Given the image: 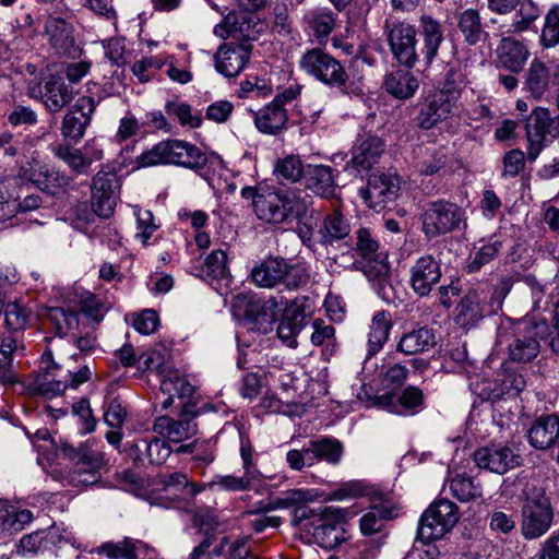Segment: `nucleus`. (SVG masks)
<instances>
[{
    "label": "nucleus",
    "mask_w": 559,
    "mask_h": 559,
    "mask_svg": "<svg viewBox=\"0 0 559 559\" xmlns=\"http://www.w3.org/2000/svg\"><path fill=\"white\" fill-rule=\"evenodd\" d=\"M241 197L252 200L253 211L260 221L283 224L292 218L301 219L310 211L309 200L299 189L274 190L245 187Z\"/></svg>",
    "instance_id": "1"
},
{
    "label": "nucleus",
    "mask_w": 559,
    "mask_h": 559,
    "mask_svg": "<svg viewBox=\"0 0 559 559\" xmlns=\"http://www.w3.org/2000/svg\"><path fill=\"white\" fill-rule=\"evenodd\" d=\"M348 515L346 509L333 506H302L294 509L292 523L310 534L319 547L333 550L348 540L343 526Z\"/></svg>",
    "instance_id": "2"
},
{
    "label": "nucleus",
    "mask_w": 559,
    "mask_h": 559,
    "mask_svg": "<svg viewBox=\"0 0 559 559\" xmlns=\"http://www.w3.org/2000/svg\"><path fill=\"white\" fill-rule=\"evenodd\" d=\"M140 167L174 164L190 169H201L207 163L206 155L195 145L180 140H166L136 157Z\"/></svg>",
    "instance_id": "3"
},
{
    "label": "nucleus",
    "mask_w": 559,
    "mask_h": 559,
    "mask_svg": "<svg viewBox=\"0 0 559 559\" xmlns=\"http://www.w3.org/2000/svg\"><path fill=\"white\" fill-rule=\"evenodd\" d=\"M198 386H174L178 393L181 411L178 418L159 416L156 418L154 432L165 436L169 441L179 443L198 433V425L194 418L200 414L197 402L192 401Z\"/></svg>",
    "instance_id": "4"
},
{
    "label": "nucleus",
    "mask_w": 559,
    "mask_h": 559,
    "mask_svg": "<svg viewBox=\"0 0 559 559\" xmlns=\"http://www.w3.org/2000/svg\"><path fill=\"white\" fill-rule=\"evenodd\" d=\"M252 282L261 288L283 286L286 290H297L306 285L309 274L299 264H290L281 257H267L251 270Z\"/></svg>",
    "instance_id": "5"
},
{
    "label": "nucleus",
    "mask_w": 559,
    "mask_h": 559,
    "mask_svg": "<svg viewBox=\"0 0 559 559\" xmlns=\"http://www.w3.org/2000/svg\"><path fill=\"white\" fill-rule=\"evenodd\" d=\"M424 402V394L418 386H405L400 392H391L386 386H358L356 401L338 402L340 405H352L359 403L367 408L378 407L392 413H401V408L408 411L420 406Z\"/></svg>",
    "instance_id": "6"
},
{
    "label": "nucleus",
    "mask_w": 559,
    "mask_h": 559,
    "mask_svg": "<svg viewBox=\"0 0 559 559\" xmlns=\"http://www.w3.org/2000/svg\"><path fill=\"white\" fill-rule=\"evenodd\" d=\"M554 508L544 488L533 487L521 507V533L527 540L544 536L551 527Z\"/></svg>",
    "instance_id": "7"
},
{
    "label": "nucleus",
    "mask_w": 559,
    "mask_h": 559,
    "mask_svg": "<svg viewBox=\"0 0 559 559\" xmlns=\"http://www.w3.org/2000/svg\"><path fill=\"white\" fill-rule=\"evenodd\" d=\"M298 64L307 75L324 85L337 88L343 94H349L347 86L349 75L341 61L329 52L321 48L308 49L301 55Z\"/></svg>",
    "instance_id": "8"
},
{
    "label": "nucleus",
    "mask_w": 559,
    "mask_h": 559,
    "mask_svg": "<svg viewBox=\"0 0 559 559\" xmlns=\"http://www.w3.org/2000/svg\"><path fill=\"white\" fill-rule=\"evenodd\" d=\"M421 230L429 239L466 226L465 211L456 203L437 200L428 202L420 215Z\"/></svg>",
    "instance_id": "9"
},
{
    "label": "nucleus",
    "mask_w": 559,
    "mask_h": 559,
    "mask_svg": "<svg viewBox=\"0 0 559 559\" xmlns=\"http://www.w3.org/2000/svg\"><path fill=\"white\" fill-rule=\"evenodd\" d=\"M460 518L459 508L454 502L445 498L435 500L419 519L416 540L441 539L453 530Z\"/></svg>",
    "instance_id": "10"
},
{
    "label": "nucleus",
    "mask_w": 559,
    "mask_h": 559,
    "mask_svg": "<svg viewBox=\"0 0 559 559\" xmlns=\"http://www.w3.org/2000/svg\"><path fill=\"white\" fill-rule=\"evenodd\" d=\"M549 326L546 321L518 322L511 331L500 337H507L509 357L512 361L528 362L539 353V340L548 335Z\"/></svg>",
    "instance_id": "11"
},
{
    "label": "nucleus",
    "mask_w": 559,
    "mask_h": 559,
    "mask_svg": "<svg viewBox=\"0 0 559 559\" xmlns=\"http://www.w3.org/2000/svg\"><path fill=\"white\" fill-rule=\"evenodd\" d=\"M386 39L394 59L407 69L419 61L416 50V28L407 22L385 23Z\"/></svg>",
    "instance_id": "12"
},
{
    "label": "nucleus",
    "mask_w": 559,
    "mask_h": 559,
    "mask_svg": "<svg viewBox=\"0 0 559 559\" xmlns=\"http://www.w3.org/2000/svg\"><path fill=\"white\" fill-rule=\"evenodd\" d=\"M473 457L479 468L488 469L499 475L521 466L523 462L518 448L513 444L501 442L477 449Z\"/></svg>",
    "instance_id": "13"
},
{
    "label": "nucleus",
    "mask_w": 559,
    "mask_h": 559,
    "mask_svg": "<svg viewBox=\"0 0 559 559\" xmlns=\"http://www.w3.org/2000/svg\"><path fill=\"white\" fill-rule=\"evenodd\" d=\"M401 178L393 173H373L367 186L359 189V195L369 207L381 211L393 203L400 195Z\"/></svg>",
    "instance_id": "14"
},
{
    "label": "nucleus",
    "mask_w": 559,
    "mask_h": 559,
    "mask_svg": "<svg viewBox=\"0 0 559 559\" xmlns=\"http://www.w3.org/2000/svg\"><path fill=\"white\" fill-rule=\"evenodd\" d=\"M525 130L528 142L527 158L535 160L545 146L547 136L559 135V117H551L548 109L538 107L531 112Z\"/></svg>",
    "instance_id": "15"
},
{
    "label": "nucleus",
    "mask_w": 559,
    "mask_h": 559,
    "mask_svg": "<svg viewBox=\"0 0 559 559\" xmlns=\"http://www.w3.org/2000/svg\"><path fill=\"white\" fill-rule=\"evenodd\" d=\"M455 106L453 95L449 97L437 91L429 92L417 103L413 121L419 129L431 130L447 120L452 115Z\"/></svg>",
    "instance_id": "16"
},
{
    "label": "nucleus",
    "mask_w": 559,
    "mask_h": 559,
    "mask_svg": "<svg viewBox=\"0 0 559 559\" xmlns=\"http://www.w3.org/2000/svg\"><path fill=\"white\" fill-rule=\"evenodd\" d=\"M120 183L115 173L98 171L91 186V203L93 211L103 218H108L114 214L119 192Z\"/></svg>",
    "instance_id": "17"
},
{
    "label": "nucleus",
    "mask_w": 559,
    "mask_h": 559,
    "mask_svg": "<svg viewBox=\"0 0 559 559\" xmlns=\"http://www.w3.org/2000/svg\"><path fill=\"white\" fill-rule=\"evenodd\" d=\"M97 103L93 97L82 96L67 111L61 123V134L64 139L79 142L90 126Z\"/></svg>",
    "instance_id": "18"
},
{
    "label": "nucleus",
    "mask_w": 559,
    "mask_h": 559,
    "mask_svg": "<svg viewBox=\"0 0 559 559\" xmlns=\"http://www.w3.org/2000/svg\"><path fill=\"white\" fill-rule=\"evenodd\" d=\"M36 92L45 108L50 112H59L72 102L76 94L60 74H50L45 79L43 86L29 88L32 96H36Z\"/></svg>",
    "instance_id": "19"
},
{
    "label": "nucleus",
    "mask_w": 559,
    "mask_h": 559,
    "mask_svg": "<svg viewBox=\"0 0 559 559\" xmlns=\"http://www.w3.org/2000/svg\"><path fill=\"white\" fill-rule=\"evenodd\" d=\"M51 445L58 457L68 460L74 465L103 467L106 464L104 454L92 449L90 440L73 443L68 439H51Z\"/></svg>",
    "instance_id": "20"
},
{
    "label": "nucleus",
    "mask_w": 559,
    "mask_h": 559,
    "mask_svg": "<svg viewBox=\"0 0 559 559\" xmlns=\"http://www.w3.org/2000/svg\"><path fill=\"white\" fill-rule=\"evenodd\" d=\"M441 263L431 254L418 258L409 269V285L419 297L428 296L440 282Z\"/></svg>",
    "instance_id": "21"
},
{
    "label": "nucleus",
    "mask_w": 559,
    "mask_h": 559,
    "mask_svg": "<svg viewBox=\"0 0 559 559\" xmlns=\"http://www.w3.org/2000/svg\"><path fill=\"white\" fill-rule=\"evenodd\" d=\"M250 44H224L215 53V69L226 78L238 75L250 59Z\"/></svg>",
    "instance_id": "22"
},
{
    "label": "nucleus",
    "mask_w": 559,
    "mask_h": 559,
    "mask_svg": "<svg viewBox=\"0 0 559 559\" xmlns=\"http://www.w3.org/2000/svg\"><path fill=\"white\" fill-rule=\"evenodd\" d=\"M383 140L376 135L359 139L352 148V158L346 164V169L354 168L357 171L369 170L377 164L384 153Z\"/></svg>",
    "instance_id": "23"
},
{
    "label": "nucleus",
    "mask_w": 559,
    "mask_h": 559,
    "mask_svg": "<svg viewBox=\"0 0 559 559\" xmlns=\"http://www.w3.org/2000/svg\"><path fill=\"white\" fill-rule=\"evenodd\" d=\"M530 51L524 43L512 37H503L496 49L497 67L511 73H519L524 69Z\"/></svg>",
    "instance_id": "24"
},
{
    "label": "nucleus",
    "mask_w": 559,
    "mask_h": 559,
    "mask_svg": "<svg viewBox=\"0 0 559 559\" xmlns=\"http://www.w3.org/2000/svg\"><path fill=\"white\" fill-rule=\"evenodd\" d=\"M397 516V508L388 498L385 493H379L378 499L372 501L370 510L365 513L359 526L364 535L370 536L383 528L384 522Z\"/></svg>",
    "instance_id": "25"
},
{
    "label": "nucleus",
    "mask_w": 559,
    "mask_h": 559,
    "mask_svg": "<svg viewBox=\"0 0 559 559\" xmlns=\"http://www.w3.org/2000/svg\"><path fill=\"white\" fill-rule=\"evenodd\" d=\"M419 36L421 47L418 53L424 64L429 67L438 56L439 48L444 40L441 23L430 15H423L420 17Z\"/></svg>",
    "instance_id": "26"
},
{
    "label": "nucleus",
    "mask_w": 559,
    "mask_h": 559,
    "mask_svg": "<svg viewBox=\"0 0 559 559\" xmlns=\"http://www.w3.org/2000/svg\"><path fill=\"white\" fill-rule=\"evenodd\" d=\"M52 49L60 56H72L78 51L73 26L59 16H49L45 24Z\"/></svg>",
    "instance_id": "27"
},
{
    "label": "nucleus",
    "mask_w": 559,
    "mask_h": 559,
    "mask_svg": "<svg viewBox=\"0 0 559 559\" xmlns=\"http://www.w3.org/2000/svg\"><path fill=\"white\" fill-rule=\"evenodd\" d=\"M559 439V416L556 414L537 417L527 430L528 443L537 450H548Z\"/></svg>",
    "instance_id": "28"
},
{
    "label": "nucleus",
    "mask_w": 559,
    "mask_h": 559,
    "mask_svg": "<svg viewBox=\"0 0 559 559\" xmlns=\"http://www.w3.org/2000/svg\"><path fill=\"white\" fill-rule=\"evenodd\" d=\"M305 187L316 195L330 199L335 195L334 169L326 165H307L304 176Z\"/></svg>",
    "instance_id": "29"
},
{
    "label": "nucleus",
    "mask_w": 559,
    "mask_h": 559,
    "mask_svg": "<svg viewBox=\"0 0 559 559\" xmlns=\"http://www.w3.org/2000/svg\"><path fill=\"white\" fill-rule=\"evenodd\" d=\"M27 178L38 189L49 194H57L63 190L70 182L68 176L60 174L59 170L47 165L35 163L26 171Z\"/></svg>",
    "instance_id": "30"
},
{
    "label": "nucleus",
    "mask_w": 559,
    "mask_h": 559,
    "mask_svg": "<svg viewBox=\"0 0 559 559\" xmlns=\"http://www.w3.org/2000/svg\"><path fill=\"white\" fill-rule=\"evenodd\" d=\"M483 298L475 292H468L455 307V322L465 329L475 326L488 312V306L481 304Z\"/></svg>",
    "instance_id": "31"
},
{
    "label": "nucleus",
    "mask_w": 559,
    "mask_h": 559,
    "mask_svg": "<svg viewBox=\"0 0 559 559\" xmlns=\"http://www.w3.org/2000/svg\"><path fill=\"white\" fill-rule=\"evenodd\" d=\"M551 73L545 62L534 59L525 73L524 88L537 100L547 98L551 93Z\"/></svg>",
    "instance_id": "32"
},
{
    "label": "nucleus",
    "mask_w": 559,
    "mask_h": 559,
    "mask_svg": "<svg viewBox=\"0 0 559 559\" xmlns=\"http://www.w3.org/2000/svg\"><path fill=\"white\" fill-rule=\"evenodd\" d=\"M349 234L350 225L338 210L326 214L317 230L318 242L324 247H333L338 241L349 237Z\"/></svg>",
    "instance_id": "33"
},
{
    "label": "nucleus",
    "mask_w": 559,
    "mask_h": 559,
    "mask_svg": "<svg viewBox=\"0 0 559 559\" xmlns=\"http://www.w3.org/2000/svg\"><path fill=\"white\" fill-rule=\"evenodd\" d=\"M288 115L285 107L271 102L254 112V124L264 134H280L287 127Z\"/></svg>",
    "instance_id": "34"
},
{
    "label": "nucleus",
    "mask_w": 559,
    "mask_h": 559,
    "mask_svg": "<svg viewBox=\"0 0 559 559\" xmlns=\"http://www.w3.org/2000/svg\"><path fill=\"white\" fill-rule=\"evenodd\" d=\"M457 29L468 46H476L484 41L488 34L477 9L468 8L457 14Z\"/></svg>",
    "instance_id": "35"
},
{
    "label": "nucleus",
    "mask_w": 559,
    "mask_h": 559,
    "mask_svg": "<svg viewBox=\"0 0 559 559\" xmlns=\"http://www.w3.org/2000/svg\"><path fill=\"white\" fill-rule=\"evenodd\" d=\"M306 314L301 307L295 304L287 307L277 325L278 338L289 347L297 346V335L305 326Z\"/></svg>",
    "instance_id": "36"
},
{
    "label": "nucleus",
    "mask_w": 559,
    "mask_h": 559,
    "mask_svg": "<svg viewBox=\"0 0 559 559\" xmlns=\"http://www.w3.org/2000/svg\"><path fill=\"white\" fill-rule=\"evenodd\" d=\"M383 87L397 99H408L418 90L419 82L412 72L397 69L385 76Z\"/></svg>",
    "instance_id": "37"
},
{
    "label": "nucleus",
    "mask_w": 559,
    "mask_h": 559,
    "mask_svg": "<svg viewBox=\"0 0 559 559\" xmlns=\"http://www.w3.org/2000/svg\"><path fill=\"white\" fill-rule=\"evenodd\" d=\"M437 344L432 329L421 326L405 333L397 345V349L405 355H415L431 349Z\"/></svg>",
    "instance_id": "38"
},
{
    "label": "nucleus",
    "mask_w": 559,
    "mask_h": 559,
    "mask_svg": "<svg viewBox=\"0 0 559 559\" xmlns=\"http://www.w3.org/2000/svg\"><path fill=\"white\" fill-rule=\"evenodd\" d=\"M392 328L391 313L385 310L377 312L371 320L368 332L367 350L368 357L374 356L381 350L389 337Z\"/></svg>",
    "instance_id": "39"
},
{
    "label": "nucleus",
    "mask_w": 559,
    "mask_h": 559,
    "mask_svg": "<svg viewBox=\"0 0 559 559\" xmlns=\"http://www.w3.org/2000/svg\"><path fill=\"white\" fill-rule=\"evenodd\" d=\"M514 11L515 17L506 32L509 35H520L532 31L542 13L539 5L534 0H522Z\"/></svg>",
    "instance_id": "40"
},
{
    "label": "nucleus",
    "mask_w": 559,
    "mask_h": 559,
    "mask_svg": "<svg viewBox=\"0 0 559 559\" xmlns=\"http://www.w3.org/2000/svg\"><path fill=\"white\" fill-rule=\"evenodd\" d=\"M234 317L248 324L263 322L262 306L260 299L250 294H238L231 302Z\"/></svg>",
    "instance_id": "41"
},
{
    "label": "nucleus",
    "mask_w": 559,
    "mask_h": 559,
    "mask_svg": "<svg viewBox=\"0 0 559 559\" xmlns=\"http://www.w3.org/2000/svg\"><path fill=\"white\" fill-rule=\"evenodd\" d=\"M292 4V0H271L270 2L269 21L272 31L281 36H289L293 32Z\"/></svg>",
    "instance_id": "42"
},
{
    "label": "nucleus",
    "mask_w": 559,
    "mask_h": 559,
    "mask_svg": "<svg viewBox=\"0 0 559 559\" xmlns=\"http://www.w3.org/2000/svg\"><path fill=\"white\" fill-rule=\"evenodd\" d=\"M17 348L14 336H4L0 343V384H21L22 380L12 369L13 354Z\"/></svg>",
    "instance_id": "43"
},
{
    "label": "nucleus",
    "mask_w": 559,
    "mask_h": 559,
    "mask_svg": "<svg viewBox=\"0 0 559 559\" xmlns=\"http://www.w3.org/2000/svg\"><path fill=\"white\" fill-rule=\"evenodd\" d=\"M305 21L312 35L322 40L328 38L335 26V15L326 8H314L305 15Z\"/></svg>",
    "instance_id": "44"
},
{
    "label": "nucleus",
    "mask_w": 559,
    "mask_h": 559,
    "mask_svg": "<svg viewBox=\"0 0 559 559\" xmlns=\"http://www.w3.org/2000/svg\"><path fill=\"white\" fill-rule=\"evenodd\" d=\"M539 44L546 49L559 45V3L551 4L544 15Z\"/></svg>",
    "instance_id": "45"
},
{
    "label": "nucleus",
    "mask_w": 559,
    "mask_h": 559,
    "mask_svg": "<svg viewBox=\"0 0 559 559\" xmlns=\"http://www.w3.org/2000/svg\"><path fill=\"white\" fill-rule=\"evenodd\" d=\"M45 316L55 325L56 333L60 336L67 335L80 326L79 313L62 307H48Z\"/></svg>",
    "instance_id": "46"
},
{
    "label": "nucleus",
    "mask_w": 559,
    "mask_h": 559,
    "mask_svg": "<svg viewBox=\"0 0 559 559\" xmlns=\"http://www.w3.org/2000/svg\"><path fill=\"white\" fill-rule=\"evenodd\" d=\"M229 275L227 254L224 250H213L204 261L201 274L204 280H222Z\"/></svg>",
    "instance_id": "47"
},
{
    "label": "nucleus",
    "mask_w": 559,
    "mask_h": 559,
    "mask_svg": "<svg viewBox=\"0 0 559 559\" xmlns=\"http://www.w3.org/2000/svg\"><path fill=\"white\" fill-rule=\"evenodd\" d=\"M512 386H476V389H480L479 391L475 390L473 393L476 395V399L473 401V408L480 406L484 403H489L491 406H497L501 402L507 401L508 396L511 393ZM516 389L514 396L520 395L523 391L520 386H513Z\"/></svg>",
    "instance_id": "48"
},
{
    "label": "nucleus",
    "mask_w": 559,
    "mask_h": 559,
    "mask_svg": "<svg viewBox=\"0 0 559 559\" xmlns=\"http://www.w3.org/2000/svg\"><path fill=\"white\" fill-rule=\"evenodd\" d=\"M313 443V449L318 454L319 462L324 461L332 465H336L341 462L344 447L338 439L333 437H322L314 439Z\"/></svg>",
    "instance_id": "49"
},
{
    "label": "nucleus",
    "mask_w": 559,
    "mask_h": 559,
    "mask_svg": "<svg viewBox=\"0 0 559 559\" xmlns=\"http://www.w3.org/2000/svg\"><path fill=\"white\" fill-rule=\"evenodd\" d=\"M453 497L461 502H468L481 497V488L476 485L472 477L456 475L450 483Z\"/></svg>",
    "instance_id": "50"
},
{
    "label": "nucleus",
    "mask_w": 559,
    "mask_h": 559,
    "mask_svg": "<svg viewBox=\"0 0 559 559\" xmlns=\"http://www.w3.org/2000/svg\"><path fill=\"white\" fill-rule=\"evenodd\" d=\"M4 326L8 331L17 333L25 330L29 319V311L21 304L9 302L4 307Z\"/></svg>",
    "instance_id": "51"
},
{
    "label": "nucleus",
    "mask_w": 559,
    "mask_h": 559,
    "mask_svg": "<svg viewBox=\"0 0 559 559\" xmlns=\"http://www.w3.org/2000/svg\"><path fill=\"white\" fill-rule=\"evenodd\" d=\"M463 86L464 76L460 67L457 64L454 66L448 63L442 87L436 91L444 96L451 97L453 95V102L457 104L461 98Z\"/></svg>",
    "instance_id": "52"
},
{
    "label": "nucleus",
    "mask_w": 559,
    "mask_h": 559,
    "mask_svg": "<svg viewBox=\"0 0 559 559\" xmlns=\"http://www.w3.org/2000/svg\"><path fill=\"white\" fill-rule=\"evenodd\" d=\"M165 110L168 115L175 116L183 127L195 129L202 123L201 115L193 112L191 106L187 103L167 102Z\"/></svg>",
    "instance_id": "53"
},
{
    "label": "nucleus",
    "mask_w": 559,
    "mask_h": 559,
    "mask_svg": "<svg viewBox=\"0 0 559 559\" xmlns=\"http://www.w3.org/2000/svg\"><path fill=\"white\" fill-rule=\"evenodd\" d=\"M306 167L297 156H287L278 160L275 166V175L281 181L296 182L305 176Z\"/></svg>",
    "instance_id": "54"
},
{
    "label": "nucleus",
    "mask_w": 559,
    "mask_h": 559,
    "mask_svg": "<svg viewBox=\"0 0 559 559\" xmlns=\"http://www.w3.org/2000/svg\"><path fill=\"white\" fill-rule=\"evenodd\" d=\"M53 531L50 530H38L31 534L23 536L20 540V549L22 554H37L41 549L48 547L50 543H53Z\"/></svg>",
    "instance_id": "55"
},
{
    "label": "nucleus",
    "mask_w": 559,
    "mask_h": 559,
    "mask_svg": "<svg viewBox=\"0 0 559 559\" xmlns=\"http://www.w3.org/2000/svg\"><path fill=\"white\" fill-rule=\"evenodd\" d=\"M53 153L76 174H83L88 168L84 154L80 148H73L68 144H60L53 150Z\"/></svg>",
    "instance_id": "56"
},
{
    "label": "nucleus",
    "mask_w": 559,
    "mask_h": 559,
    "mask_svg": "<svg viewBox=\"0 0 559 559\" xmlns=\"http://www.w3.org/2000/svg\"><path fill=\"white\" fill-rule=\"evenodd\" d=\"M356 250L362 258L378 261L379 242L370 229L361 227L356 231Z\"/></svg>",
    "instance_id": "57"
},
{
    "label": "nucleus",
    "mask_w": 559,
    "mask_h": 559,
    "mask_svg": "<svg viewBox=\"0 0 559 559\" xmlns=\"http://www.w3.org/2000/svg\"><path fill=\"white\" fill-rule=\"evenodd\" d=\"M158 484L163 486V490L174 488L177 491L187 490V492L194 497L201 491V488L197 487L195 484L190 483L186 474L181 472H175L168 475H160Z\"/></svg>",
    "instance_id": "58"
},
{
    "label": "nucleus",
    "mask_w": 559,
    "mask_h": 559,
    "mask_svg": "<svg viewBox=\"0 0 559 559\" xmlns=\"http://www.w3.org/2000/svg\"><path fill=\"white\" fill-rule=\"evenodd\" d=\"M72 414L79 418L83 433H90L95 430L97 420L93 415L87 397H81L72 404Z\"/></svg>",
    "instance_id": "59"
},
{
    "label": "nucleus",
    "mask_w": 559,
    "mask_h": 559,
    "mask_svg": "<svg viewBox=\"0 0 559 559\" xmlns=\"http://www.w3.org/2000/svg\"><path fill=\"white\" fill-rule=\"evenodd\" d=\"M147 462L157 466L164 464L173 452L166 440L155 436L147 437Z\"/></svg>",
    "instance_id": "60"
},
{
    "label": "nucleus",
    "mask_w": 559,
    "mask_h": 559,
    "mask_svg": "<svg viewBox=\"0 0 559 559\" xmlns=\"http://www.w3.org/2000/svg\"><path fill=\"white\" fill-rule=\"evenodd\" d=\"M78 313L82 314L88 323L96 325L104 318V306L93 294L87 293L80 301Z\"/></svg>",
    "instance_id": "61"
},
{
    "label": "nucleus",
    "mask_w": 559,
    "mask_h": 559,
    "mask_svg": "<svg viewBox=\"0 0 559 559\" xmlns=\"http://www.w3.org/2000/svg\"><path fill=\"white\" fill-rule=\"evenodd\" d=\"M382 493L373 486L366 484L362 480H354L348 481L342 485L338 489V495L341 497H370L371 501H376L378 499V495Z\"/></svg>",
    "instance_id": "62"
},
{
    "label": "nucleus",
    "mask_w": 559,
    "mask_h": 559,
    "mask_svg": "<svg viewBox=\"0 0 559 559\" xmlns=\"http://www.w3.org/2000/svg\"><path fill=\"white\" fill-rule=\"evenodd\" d=\"M147 437L135 438L123 444V452L136 467L144 466L145 461H147Z\"/></svg>",
    "instance_id": "63"
},
{
    "label": "nucleus",
    "mask_w": 559,
    "mask_h": 559,
    "mask_svg": "<svg viewBox=\"0 0 559 559\" xmlns=\"http://www.w3.org/2000/svg\"><path fill=\"white\" fill-rule=\"evenodd\" d=\"M337 547V551L328 559H370L374 556V549L367 545H354L345 542Z\"/></svg>",
    "instance_id": "64"
}]
</instances>
